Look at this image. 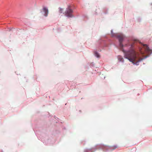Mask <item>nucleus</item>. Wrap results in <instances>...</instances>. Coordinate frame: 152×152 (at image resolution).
Masks as SVG:
<instances>
[{
  "label": "nucleus",
  "mask_w": 152,
  "mask_h": 152,
  "mask_svg": "<svg viewBox=\"0 0 152 152\" xmlns=\"http://www.w3.org/2000/svg\"><path fill=\"white\" fill-rule=\"evenodd\" d=\"M130 49L127 51L122 50L124 54L125 58L128 59L134 64L138 65L140 61L144 58H142L139 56V53L136 52L133 48V44L129 45Z\"/></svg>",
  "instance_id": "nucleus-1"
},
{
  "label": "nucleus",
  "mask_w": 152,
  "mask_h": 152,
  "mask_svg": "<svg viewBox=\"0 0 152 152\" xmlns=\"http://www.w3.org/2000/svg\"><path fill=\"white\" fill-rule=\"evenodd\" d=\"M115 36H116L118 39L120 43V47L121 48H122L123 46V45L122 44V42L124 37V36L122 34H115Z\"/></svg>",
  "instance_id": "nucleus-2"
},
{
  "label": "nucleus",
  "mask_w": 152,
  "mask_h": 152,
  "mask_svg": "<svg viewBox=\"0 0 152 152\" xmlns=\"http://www.w3.org/2000/svg\"><path fill=\"white\" fill-rule=\"evenodd\" d=\"M73 12V10L69 7L65 12V15L68 17H73L72 14Z\"/></svg>",
  "instance_id": "nucleus-3"
},
{
  "label": "nucleus",
  "mask_w": 152,
  "mask_h": 152,
  "mask_svg": "<svg viewBox=\"0 0 152 152\" xmlns=\"http://www.w3.org/2000/svg\"><path fill=\"white\" fill-rule=\"evenodd\" d=\"M143 46L145 48V50L148 53L150 52L151 53H152V50L149 48V47L147 45H143Z\"/></svg>",
  "instance_id": "nucleus-4"
},
{
  "label": "nucleus",
  "mask_w": 152,
  "mask_h": 152,
  "mask_svg": "<svg viewBox=\"0 0 152 152\" xmlns=\"http://www.w3.org/2000/svg\"><path fill=\"white\" fill-rule=\"evenodd\" d=\"M43 11L45 12L44 15L46 17L47 16L48 12V9L46 7H44L43 8Z\"/></svg>",
  "instance_id": "nucleus-5"
},
{
  "label": "nucleus",
  "mask_w": 152,
  "mask_h": 152,
  "mask_svg": "<svg viewBox=\"0 0 152 152\" xmlns=\"http://www.w3.org/2000/svg\"><path fill=\"white\" fill-rule=\"evenodd\" d=\"M118 59L121 61H123L124 60L123 58L121 56H119L118 57Z\"/></svg>",
  "instance_id": "nucleus-6"
},
{
  "label": "nucleus",
  "mask_w": 152,
  "mask_h": 152,
  "mask_svg": "<svg viewBox=\"0 0 152 152\" xmlns=\"http://www.w3.org/2000/svg\"><path fill=\"white\" fill-rule=\"evenodd\" d=\"M94 53L95 56H96V57L97 58H99L100 57V56L97 52H95Z\"/></svg>",
  "instance_id": "nucleus-7"
},
{
  "label": "nucleus",
  "mask_w": 152,
  "mask_h": 152,
  "mask_svg": "<svg viewBox=\"0 0 152 152\" xmlns=\"http://www.w3.org/2000/svg\"><path fill=\"white\" fill-rule=\"evenodd\" d=\"M63 11V10L61 8H59V12L61 13H62Z\"/></svg>",
  "instance_id": "nucleus-8"
},
{
  "label": "nucleus",
  "mask_w": 152,
  "mask_h": 152,
  "mask_svg": "<svg viewBox=\"0 0 152 152\" xmlns=\"http://www.w3.org/2000/svg\"><path fill=\"white\" fill-rule=\"evenodd\" d=\"M146 57H146V56H145V57L144 58H146Z\"/></svg>",
  "instance_id": "nucleus-9"
}]
</instances>
